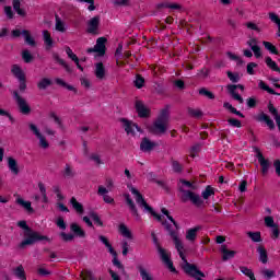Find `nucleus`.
I'll use <instances>...</instances> for the list:
<instances>
[{
	"label": "nucleus",
	"mask_w": 280,
	"mask_h": 280,
	"mask_svg": "<svg viewBox=\"0 0 280 280\" xmlns=\"http://www.w3.org/2000/svg\"><path fill=\"white\" fill-rule=\"evenodd\" d=\"M130 191L131 194H133V196H136L135 197L136 202L140 207V209H144V211H148V213H151V215H153V218L156 219L158 222H162V226H164L168 235H171L180 259H185V253H183V250H185V246L183 245V241H180V237H178V223L176 222V220H174L173 215H170V210L166 208H162L161 212L164 215H166L167 220L172 222L173 226H175L177 231L173 230L172 225L167 223V221H163V218L159 213H155L154 209H152V207L148 205V201H145V199L143 198V195H141V192L137 190V188L131 187Z\"/></svg>",
	"instance_id": "1"
},
{
	"label": "nucleus",
	"mask_w": 280,
	"mask_h": 280,
	"mask_svg": "<svg viewBox=\"0 0 280 280\" xmlns=\"http://www.w3.org/2000/svg\"><path fill=\"white\" fill-rule=\"evenodd\" d=\"M179 183L183 185L179 187V191L182 194L180 196L182 202L190 201L191 205H194L198 209H201V207H205V201L202 200V198H200V195L191 190L185 189V187H187L188 189H194V184L191 182L186 179H179Z\"/></svg>",
	"instance_id": "2"
},
{
	"label": "nucleus",
	"mask_w": 280,
	"mask_h": 280,
	"mask_svg": "<svg viewBox=\"0 0 280 280\" xmlns=\"http://www.w3.org/2000/svg\"><path fill=\"white\" fill-rule=\"evenodd\" d=\"M18 226L28 232L26 234V238L20 245L21 248H25V246H32L33 244H36V242H43V240H47V236H43L40 233L32 231L25 221H19Z\"/></svg>",
	"instance_id": "3"
},
{
	"label": "nucleus",
	"mask_w": 280,
	"mask_h": 280,
	"mask_svg": "<svg viewBox=\"0 0 280 280\" xmlns=\"http://www.w3.org/2000/svg\"><path fill=\"white\" fill-rule=\"evenodd\" d=\"M170 122V105H166L160 113V116L153 125L154 135H165L167 132V124Z\"/></svg>",
	"instance_id": "4"
},
{
	"label": "nucleus",
	"mask_w": 280,
	"mask_h": 280,
	"mask_svg": "<svg viewBox=\"0 0 280 280\" xmlns=\"http://www.w3.org/2000/svg\"><path fill=\"white\" fill-rule=\"evenodd\" d=\"M12 95L18 104L20 113H22V115H30L32 113V107H30V104H27V101L23 98V96L19 95V91H13Z\"/></svg>",
	"instance_id": "5"
},
{
	"label": "nucleus",
	"mask_w": 280,
	"mask_h": 280,
	"mask_svg": "<svg viewBox=\"0 0 280 280\" xmlns=\"http://www.w3.org/2000/svg\"><path fill=\"white\" fill-rule=\"evenodd\" d=\"M257 152V159H258V163L260 165V172L262 174V176H268V172H270V167H272V162H270V160L266 159L264 156V153H261V151H259V149L256 150Z\"/></svg>",
	"instance_id": "6"
},
{
	"label": "nucleus",
	"mask_w": 280,
	"mask_h": 280,
	"mask_svg": "<svg viewBox=\"0 0 280 280\" xmlns=\"http://www.w3.org/2000/svg\"><path fill=\"white\" fill-rule=\"evenodd\" d=\"M106 37H98L96 45L93 48L88 49V54H97L98 56H104L106 54Z\"/></svg>",
	"instance_id": "7"
},
{
	"label": "nucleus",
	"mask_w": 280,
	"mask_h": 280,
	"mask_svg": "<svg viewBox=\"0 0 280 280\" xmlns=\"http://www.w3.org/2000/svg\"><path fill=\"white\" fill-rule=\"evenodd\" d=\"M30 130L33 131V135L39 140V148L42 150H47L49 148V141H47V138L40 133V130H38V127L34 124H30Z\"/></svg>",
	"instance_id": "8"
},
{
	"label": "nucleus",
	"mask_w": 280,
	"mask_h": 280,
	"mask_svg": "<svg viewBox=\"0 0 280 280\" xmlns=\"http://www.w3.org/2000/svg\"><path fill=\"white\" fill-rule=\"evenodd\" d=\"M158 250L160 253V257H161L163 264H165V266H167L168 270H171V272H176V268L174 267V262L170 258V254H167V250H165L163 247H161V245L158 246Z\"/></svg>",
	"instance_id": "9"
},
{
	"label": "nucleus",
	"mask_w": 280,
	"mask_h": 280,
	"mask_svg": "<svg viewBox=\"0 0 280 280\" xmlns=\"http://www.w3.org/2000/svg\"><path fill=\"white\" fill-rule=\"evenodd\" d=\"M135 108H136V113H138V117H140L141 119H145L150 117V108L145 106L143 101L136 100Z\"/></svg>",
	"instance_id": "10"
},
{
	"label": "nucleus",
	"mask_w": 280,
	"mask_h": 280,
	"mask_svg": "<svg viewBox=\"0 0 280 280\" xmlns=\"http://www.w3.org/2000/svg\"><path fill=\"white\" fill-rule=\"evenodd\" d=\"M15 198V205H19V207H22L27 213H34V208H32V201H25L21 195H14Z\"/></svg>",
	"instance_id": "11"
},
{
	"label": "nucleus",
	"mask_w": 280,
	"mask_h": 280,
	"mask_svg": "<svg viewBox=\"0 0 280 280\" xmlns=\"http://www.w3.org/2000/svg\"><path fill=\"white\" fill-rule=\"evenodd\" d=\"M226 91L232 100H235V102H238V104H244V97L237 93V86H235V84H228Z\"/></svg>",
	"instance_id": "12"
},
{
	"label": "nucleus",
	"mask_w": 280,
	"mask_h": 280,
	"mask_svg": "<svg viewBox=\"0 0 280 280\" xmlns=\"http://www.w3.org/2000/svg\"><path fill=\"white\" fill-rule=\"evenodd\" d=\"M124 198L132 215L136 218V220H141V215H139V210H137V206L135 205V201L132 200V198H130V194H125Z\"/></svg>",
	"instance_id": "13"
},
{
	"label": "nucleus",
	"mask_w": 280,
	"mask_h": 280,
	"mask_svg": "<svg viewBox=\"0 0 280 280\" xmlns=\"http://www.w3.org/2000/svg\"><path fill=\"white\" fill-rule=\"evenodd\" d=\"M97 30H100V15L92 18L88 22V34H97Z\"/></svg>",
	"instance_id": "14"
},
{
	"label": "nucleus",
	"mask_w": 280,
	"mask_h": 280,
	"mask_svg": "<svg viewBox=\"0 0 280 280\" xmlns=\"http://www.w3.org/2000/svg\"><path fill=\"white\" fill-rule=\"evenodd\" d=\"M159 144L156 142H152L148 138H142V141L140 143V150L141 152H152Z\"/></svg>",
	"instance_id": "15"
},
{
	"label": "nucleus",
	"mask_w": 280,
	"mask_h": 280,
	"mask_svg": "<svg viewBox=\"0 0 280 280\" xmlns=\"http://www.w3.org/2000/svg\"><path fill=\"white\" fill-rule=\"evenodd\" d=\"M121 122L124 124V128L127 135H135V129L138 130V132H141V128H139L137 124H133L132 121H129L126 118H122Z\"/></svg>",
	"instance_id": "16"
},
{
	"label": "nucleus",
	"mask_w": 280,
	"mask_h": 280,
	"mask_svg": "<svg viewBox=\"0 0 280 280\" xmlns=\"http://www.w3.org/2000/svg\"><path fill=\"white\" fill-rule=\"evenodd\" d=\"M220 250L223 255L222 256L223 261H229V259H233V257L237 255V252L229 249V246L226 245H221Z\"/></svg>",
	"instance_id": "17"
},
{
	"label": "nucleus",
	"mask_w": 280,
	"mask_h": 280,
	"mask_svg": "<svg viewBox=\"0 0 280 280\" xmlns=\"http://www.w3.org/2000/svg\"><path fill=\"white\" fill-rule=\"evenodd\" d=\"M94 74L97 80H104L106 78V67H104L103 62L95 63Z\"/></svg>",
	"instance_id": "18"
},
{
	"label": "nucleus",
	"mask_w": 280,
	"mask_h": 280,
	"mask_svg": "<svg viewBox=\"0 0 280 280\" xmlns=\"http://www.w3.org/2000/svg\"><path fill=\"white\" fill-rule=\"evenodd\" d=\"M257 121H264L267 124L269 130H275V120L271 119L266 113H260L257 117Z\"/></svg>",
	"instance_id": "19"
},
{
	"label": "nucleus",
	"mask_w": 280,
	"mask_h": 280,
	"mask_svg": "<svg viewBox=\"0 0 280 280\" xmlns=\"http://www.w3.org/2000/svg\"><path fill=\"white\" fill-rule=\"evenodd\" d=\"M70 231L75 235V237H81L82 240L86 237V232L78 223L70 224Z\"/></svg>",
	"instance_id": "20"
},
{
	"label": "nucleus",
	"mask_w": 280,
	"mask_h": 280,
	"mask_svg": "<svg viewBox=\"0 0 280 280\" xmlns=\"http://www.w3.org/2000/svg\"><path fill=\"white\" fill-rule=\"evenodd\" d=\"M201 229V226H195L192 229H189L186 232V240L188 242H196V238L198 237V231H200Z\"/></svg>",
	"instance_id": "21"
},
{
	"label": "nucleus",
	"mask_w": 280,
	"mask_h": 280,
	"mask_svg": "<svg viewBox=\"0 0 280 280\" xmlns=\"http://www.w3.org/2000/svg\"><path fill=\"white\" fill-rule=\"evenodd\" d=\"M11 73L16 78V80H23L25 77V72L23 69H21V66L19 65H13L11 67Z\"/></svg>",
	"instance_id": "22"
},
{
	"label": "nucleus",
	"mask_w": 280,
	"mask_h": 280,
	"mask_svg": "<svg viewBox=\"0 0 280 280\" xmlns=\"http://www.w3.org/2000/svg\"><path fill=\"white\" fill-rule=\"evenodd\" d=\"M61 174L65 178H74L77 173L73 166H71V164H66Z\"/></svg>",
	"instance_id": "23"
},
{
	"label": "nucleus",
	"mask_w": 280,
	"mask_h": 280,
	"mask_svg": "<svg viewBox=\"0 0 280 280\" xmlns=\"http://www.w3.org/2000/svg\"><path fill=\"white\" fill-rule=\"evenodd\" d=\"M8 167L10 172L14 174V176H19V163L14 160V158H8Z\"/></svg>",
	"instance_id": "24"
},
{
	"label": "nucleus",
	"mask_w": 280,
	"mask_h": 280,
	"mask_svg": "<svg viewBox=\"0 0 280 280\" xmlns=\"http://www.w3.org/2000/svg\"><path fill=\"white\" fill-rule=\"evenodd\" d=\"M257 253L259 254V261H261V264H268V250H266L264 245L257 247Z\"/></svg>",
	"instance_id": "25"
},
{
	"label": "nucleus",
	"mask_w": 280,
	"mask_h": 280,
	"mask_svg": "<svg viewBox=\"0 0 280 280\" xmlns=\"http://www.w3.org/2000/svg\"><path fill=\"white\" fill-rule=\"evenodd\" d=\"M43 38L46 49H51V47H54V38H51V33H49V31H43Z\"/></svg>",
	"instance_id": "26"
},
{
	"label": "nucleus",
	"mask_w": 280,
	"mask_h": 280,
	"mask_svg": "<svg viewBox=\"0 0 280 280\" xmlns=\"http://www.w3.org/2000/svg\"><path fill=\"white\" fill-rule=\"evenodd\" d=\"M22 36H24V40L26 45H30V47H36V40L31 35L30 31L23 30Z\"/></svg>",
	"instance_id": "27"
},
{
	"label": "nucleus",
	"mask_w": 280,
	"mask_h": 280,
	"mask_svg": "<svg viewBox=\"0 0 280 280\" xmlns=\"http://www.w3.org/2000/svg\"><path fill=\"white\" fill-rule=\"evenodd\" d=\"M70 205L72 206V209H74V211H77V213H84V206H82V203H80L78 201V199H75V197H72L70 199Z\"/></svg>",
	"instance_id": "28"
},
{
	"label": "nucleus",
	"mask_w": 280,
	"mask_h": 280,
	"mask_svg": "<svg viewBox=\"0 0 280 280\" xmlns=\"http://www.w3.org/2000/svg\"><path fill=\"white\" fill-rule=\"evenodd\" d=\"M223 108H226L228 110H230V113H232V115H237V117H241V119H244V114H242V112L237 110V108L233 107V105H231V103H224L223 104Z\"/></svg>",
	"instance_id": "29"
},
{
	"label": "nucleus",
	"mask_w": 280,
	"mask_h": 280,
	"mask_svg": "<svg viewBox=\"0 0 280 280\" xmlns=\"http://www.w3.org/2000/svg\"><path fill=\"white\" fill-rule=\"evenodd\" d=\"M265 62L267 65V67L269 69H271V71H277L278 73H280V68L277 65V62L275 60H272L271 57H266Z\"/></svg>",
	"instance_id": "30"
},
{
	"label": "nucleus",
	"mask_w": 280,
	"mask_h": 280,
	"mask_svg": "<svg viewBox=\"0 0 280 280\" xmlns=\"http://www.w3.org/2000/svg\"><path fill=\"white\" fill-rule=\"evenodd\" d=\"M119 233L122 235V237H127V240H132V232L126 226V224L121 223L119 225Z\"/></svg>",
	"instance_id": "31"
},
{
	"label": "nucleus",
	"mask_w": 280,
	"mask_h": 280,
	"mask_svg": "<svg viewBox=\"0 0 280 280\" xmlns=\"http://www.w3.org/2000/svg\"><path fill=\"white\" fill-rule=\"evenodd\" d=\"M54 59L56 60V62H58V65H61V67H63V69L68 72L71 73L73 70L71 69V67L68 66L67 61H65L62 58H60V56H58V54L54 55Z\"/></svg>",
	"instance_id": "32"
},
{
	"label": "nucleus",
	"mask_w": 280,
	"mask_h": 280,
	"mask_svg": "<svg viewBox=\"0 0 280 280\" xmlns=\"http://www.w3.org/2000/svg\"><path fill=\"white\" fill-rule=\"evenodd\" d=\"M21 1L23 0H13V10L19 14L20 16H26L25 10L21 9Z\"/></svg>",
	"instance_id": "33"
},
{
	"label": "nucleus",
	"mask_w": 280,
	"mask_h": 280,
	"mask_svg": "<svg viewBox=\"0 0 280 280\" xmlns=\"http://www.w3.org/2000/svg\"><path fill=\"white\" fill-rule=\"evenodd\" d=\"M55 30L57 32H60L61 34H65V32H67V27L65 26V22H62V20L58 15H56Z\"/></svg>",
	"instance_id": "34"
},
{
	"label": "nucleus",
	"mask_w": 280,
	"mask_h": 280,
	"mask_svg": "<svg viewBox=\"0 0 280 280\" xmlns=\"http://www.w3.org/2000/svg\"><path fill=\"white\" fill-rule=\"evenodd\" d=\"M258 86H259V89H261V91H267V93H269V95H280L275 90H272L270 86H268V84H266V82H264L261 80L259 81Z\"/></svg>",
	"instance_id": "35"
},
{
	"label": "nucleus",
	"mask_w": 280,
	"mask_h": 280,
	"mask_svg": "<svg viewBox=\"0 0 280 280\" xmlns=\"http://www.w3.org/2000/svg\"><path fill=\"white\" fill-rule=\"evenodd\" d=\"M15 277L21 280H27V277L25 276V269L23 268V265H20L14 270Z\"/></svg>",
	"instance_id": "36"
},
{
	"label": "nucleus",
	"mask_w": 280,
	"mask_h": 280,
	"mask_svg": "<svg viewBox=\"0 0 280 280\" xmlns=\"http://www.w3.org/2000/svg\"><path fill=\"white\" fill-rule=\"evenodd\" d=\"M66 54L70 60L74 62V65H78L80 62V58H78V55L74 54V51L71 49V47L67 46L66 47Z\"/></svg>",
	"instance_id": "37"
},
{
	"label": "nucleus",
	"mask_w": 280,
	"mask_h": 280,
	"mask_svg": "<svg viewBox=\"0 0 280 280\" xmlns=\"http://www.w3.org/2000/svg\"><path fill=\"white\" fill-rule=\"evenodd\" d=\"M262 45L267 51H270V54H273L275 56H279V50H277V46H273L270 42H262Z\"/></svg>",
	"instance_id": "38"
},
{
	"label": "nucleus",
	"mask_w": 280,
	"mask_h": 280,
	"mask_svg": "<svg viewBox=\"0 0 280 280\" xmlns=\"http://www.w3.org/2000/svg\"><path fill=\"white\" fill-rule=\"evenodd\" d=\"M214 195H215V190L211 186H207L201 194L203 200H209V198H211V196H214Z\"/></svg>",
	"instance_id": "39"
},
{
	"label": "nucleus",
	"mask_w": 280,
	"mask_h": 280,
	"mask_svg": "<svg viewBox=\"0 0 280 280\" xmlns=\"http://www.w3.org/2000/svg\"><path fill=\"white\" fill-rule=\"evenodd\" d=\"M240 270L243 275H245V277H248V279L255 280V273L253 272V269H249L246 266H241Z\"/></svg>",
	"instance_id": "40"
},
{
	"label": "nucleus",
	"mask_w": 280,
	"mask_h": 280,
	"mask_svg": "<svg viewBox=\"0 0 280 280\" xmlns=\"http://www.w3.org/2000/svg\"><path fill=\"white\" fill-rule=\"evenodd\" d=\"M48 86H51V80H49L48 78H44L37 83V88L39 89V91H45V89H47Z\"/></svg>",
	"instance_id": "41"
},
{
	"label": "nucleus",
	"mask_w": 280,
	"mask_h": 280,
	"mask_svg": "<svg viewBox=\"0 0 280 280\" xmlns=\"http://www.w3.org/2000/svg\"><path fill=\"white\" fill-rule=\"evenodd\" d=\"M171 165H172L173 172H175V174H183V164H180V162H178L176 160H172Z\"/></svg>",
	"instance_id": "42"
},
{
	"label": "nucleus",
	"mask_w": 280,
	"mask_h": 280,
	"mask_svg": "<svg viewBox=\"0 0 280 280\" xmlns=\"http://www.w3.org/2000/svg\"><path fill=\"white\" fill-rule=\"evenodd\" d=\"M22 60H24L26 65H30V62L34 60V56L32 55V52H30V50L25 49L22 51Z\"/></svg>",
	"instance_id": "43"
},
{
	"label": "nucleus",
	"mask_w": 280,
	"mask_h": 280,
	"mask_svg": "<svg viewBox=\"0 0 280 280\" xmlns=\"http://www.w3.org/2000/svg\"><path fill=\"white\" fill-rule=\"evenodd\" d=\"M144 84H145V79L141 74H137L135 80V88L143 89Z\"/></svg>",
	"instance_id": "44"
},
{
	"label": "nucleus",
	"mask_w": 280,
	"mask_h": 280,
	"mask_svg": "<svg viewBox=\"0 0 280 280\" xmlns=\"http://www.w3.org/2000/svg\"><path fill=\"white\" fill-rule=\"evenodd\" d=\"M199 95H203L205 97H208V100H215V94L206 88L199 90Z\"/></svg>",
	"instance_id": "45"
},
{
	"label": "nucleus",
	"mask_w": 280,
	"mask_h": 280,
	"mask_svg": "<svg viewBox=\"0 0 280 280\" xmlns=\"http://www.w3.org/2000/svg\"><path fill=\"white\" fill-rule=\"evenodd\" d=\"M247 236L252 242H261V232H247Z\"/></svg>",
	"instance_id": "46"
},
{
	"label": "nucleus",
	"mask_w": 280,
	"mask_h": 280,
	"mask_svg": "<svg viewBox=\"0 0 280 280\" xmlns=\"http://www.w3.org/2000/svg\"><path fill=\"white\" fill-rule=\"evenodd\" d=\"M55 82L56 84H58L59 86H63V89H67L68 91H75V88H73V85L67 84V82H65V80L62 79H56Z\"/></svg>",
	"instance_id": "47"
},
{
	"label": "nucleus",
	"mask_w": 280,
	"mask_h": 280,
	"mask_svg": "<svg viewBox=\"0 0 280 280\" xmlns=\"http://www.w3.org/2000/svg\"><path fill=\"white\" fill-rule=\"evenodd\" d=\"M228 124L232 126V128H242V121L237 118H229Z\"/></svg>",
	"instance_id": "48"
},
{
	"label": "nucleus",
	"mask_w": 280,
	"mask_h": 280,
	"mask_svg": "<svg viewBox=\"0 0 280 280\" xmlns=\"http://www.w3.org/2000/svg\"><path fill=\"white\" fill-rule=\"evenodd\" d=\"M90 218L93 220L94 223H96L97 226H104V222L100 218V215L95 212H92L90 214Z\"/></svg>",
	"instance_id": "49"
},
{
	"label": "nucleus",
	"mask_w": 280,
	"mask_h": 280,
	"mask_svg": "<svg viewBox=\"0 0 280 280\" xmlns=\"http://www.w3.org/2000/svg\"><path fill=\"white\" fill-rule=\"evenodd\" d=\"M226 74H228L229 80H231L233 83H237L241 80L240 73H237V72L233 73L231 71H228Z\"/></svg>",
	"instance_id": "50"
},
{
	"label": "nucleus",
	"mask_w": 280,
	"mask_h": 280,
	"mask_svg": "<svg viewBox=\"0 0 280 280\" xmlns=\"http://www.w3.org/2000/svg\"><path fill=\"white\" fill-rule=\"evenodd\" d=\"M188 114L190 115V117H195L196 119L202 117V110L194 109L191 107L188 108Z\"/></svg>",
	"instance_id": "51"
},
{
	"label": "nucleus",
	"mask_w": 280,
	"mask_h": 280,
	"mask_svg": "<svg viewBox=\"0 0 280 280\" xmlns=\"http://www.w3.org/2000/svg\"><path fill=\"white\" fill-rule=\"evenodd\" d=\"M260 273L265 279H272V277H275V270L272 269H261Z\"/></svg>",
	"instance_id": "52"
},
{
	"label": "nucleus",
	"mask_w": 280,
	"mask_h": 280,
	"mask_svg": "<svg viewBox=\"0 0 280 280\" xmlns=\"http://www.w3.org/2000/svg\"><path fill=\"white\" fill-rule=\"evenodd\" d=\"M113 264H114V266H115L116 268H118V270H120V272H121L122 275H126V268H124V265L121 264V261H119V259L117 258V256H116V258L113 259Z\"/></svg>",
	"instance_id": "53"
},
{
	"label": "nucleus",
	"mask_w": 280,
	"mask_h": 280,
	"mask_svg": "<svg viewBox=\"0 0 280 280\" xmlns=\"http://www.w3.org/2000/svg\"><path fill=\"white\" fill-rule=\"evenodd\" d=\"M60 237L62 238L63 242H73V240L75 238V235L61 232Z\"/></svg>",
	"instance_id": "54"
},
{
	"label": "nucleus",
	"mask_w": 280,
	"mask_h": 280,
	"mask_svg": "<svg viewBox=\"0 0 280 280\" xmlns=\"http://www.w3.org/2000/svg\"><path fill=\"white\" fill-rule=\"evenodd\" d=\"M20 85H19V91L20 93H25V91L27 90V79L24 78L23 80H19Z\"/></svg>",
	"instance_id": "55"
},
{
	"label": "nucleus",
	"mask_w": 280,
	"mask_h": 280,
	"mask_svg": "<svg viewBox=\"0 0 280 280\" xmlns=\"http://www.w3.org/2000/svg\"><path fill=\"white\" fill-rule=\"evenodd\" d=\"M255 69H257V63L256 62H249L247 65V73H248V75H255Z\"/></svg>",
	"instance_id": "56"
},
{
	"label": "nucleus",
	"mask_w": 280,
	"mask_h": 280,
	"mask_svg": "<svg viewBox=\"0 0 280 280\" xmlns=\"http://www.w3.org/2000/svg\"><path fill=\"white\" fill-rule=\"evenodd\" d=\"M57 226L61 229V231H65L67 229V223L65 222V219L62 217H59L56 222Z\"/></svg>",
	"instance_id": "57"
},
{
	"label": "nucleus",
	"mask_w": 280,
	"mask_h": 280,
	"mask_svg": "<svg viewBox=\"0 0 280 280\" xmlns=\"http://www.w3.org/2000/svg\"><path fill=\"white\" fill-rule=\"evenodd\" d=\"M269 19L272 23H276V25L280 24V18H279V15H277V13L270 12Z\"/></svg>",
	"instance_id": "58"
},
{
	"label": "nucleus",
	"mask_w": 280,
	"mask_h": 280,
	"mask_svg": "<svg viewBox=\"0 0 280 280\" xmlns=\"http://www.w3.org/2000/svg\"><path fill=\"white\" fill-rule=\"evenodd\" d=\"M265 224H266V226H268L270 229H272L273 226H277L275 224V219L272 217H266L265 218Z\"/></svg>",
	"instance_id": "59"
},
{
	"label": "nucleus",
	"mask_w": 280,
	"mask_h": 280,
	"mask_svg": "<svg viewBox=\"0 0 280 280\" xmlns=\"http://www.w3.org/2000/svg\"><path fill=\"white\" fill-rule=\"evenodd\" d=\"M4 14L8 16V19H14L12 7H4Z\"/></svg>",
	"instance_id": "60"
},
{
	"label": "nucleus",
	"mask_w": 280,
	"mask_h": 280,
	"mask_svg": "<svg viewBox=\"0 0 280 280\" xmlns=\"http://www.w3.org/2000/svg\"><path fill=\"white\" fill-rule=\"evenodd\" d=\"M252 51H254L255 58H261V48L258 46H254L252 48Z\"/></svg>",
	"instance_id": "61"
},
{
	"label": "nucleus",
	"mask_w": 280,
	"mask_h": 280,
	"mask_svg": "<svg viewBox=\"0 0 280 280\" xmlns=\"http://www.w3.org/2000/svg\"><path fill=\"white\" fill-rule=\"evenodd\" d=\"M248 108H255L257 106V100L255 97L247 98Z\"/></svg>",
	"instance_id": "62"
},
{
	"label": "nucleus",
	"mask_w": 280,
	"mask_h": 280,
	"mask_svg": "<svg viewBox=\"0 0 280 280\" xmlns=\"http://www.w3.org/2000/svg\"><path fill=\"white\" fill-rule=\"evenodd\" d=\"M97 195L103 196V197L107 196L108 195V188H106L104 186H98Z\"/></svg>",
	"instance_id": "63"
},
{
	"label": "nucleus",
	"mask_w": 280,
	"mask_h": 280,
	"mask_svg": "<svg viewBox=\"0 0 280 280\" xmlns=\"http://www.w3.org/2000/svg\"><path fill=\"white\" fill-rule=\"evenodd\" d=\"M91 277H93V273H91V271H82L81 272L82 280H89V279H91Z\"/></svg>",
	"instance_id": "64"
}]
</instances>
